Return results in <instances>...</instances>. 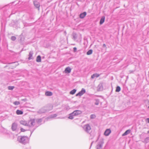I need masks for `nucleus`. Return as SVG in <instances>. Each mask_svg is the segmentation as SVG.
Here are the masks:
<instances>
[{
	"mask_svg": "<svg viewBox=\"0 0 149 149\" xmlns=\"http://www.w3.org/2000/svg\"><path fill=\"white\" fill-rule=\"evenodd\" d=\"M86 15V12H84L80 14L79 17L81 19H83L85 17Z\"/></svg>",
	"mask_w": 149,
	"mask_h": 149,
	"instance_id": "nucleus-12",
	"label": "nucleus"
},
{
	"mask_svg": "<svg viewBox=\"0 0 149 149\" xmlns=\"http://www.w3.org/2000/svg\"><path fill=\"white\" fill-rule=\"evenodd\" d=\"M148 109H149V106H148Z\"/></svg>",
	"mask_w": 149,
	"mask_h": 149,
	"instance_id": "nucleus-43",
	"label": "nucleus"
},
{
	"mask_svg": "<svg viewBox=\"0 0 149 149\" xmlns=\"http://www.w3.org/2000/svg\"><path fill=\"white\" fill-rule=\"evenodd\" d=\"M144 141L146 143H147L149 141V137H147L144 140Z\"/></svg>",
	"mask_w": 149,
	"mask_h": 149,
	"instance_id": "nucleus-33",
	"label": "nucleus"
},
{
	"mask_svg": "<svg viewBox=\"0 0 149 149\" xmlns=\"http://www.w3.org/2000/svg\"><path fill=\"white\" fill-rule=\"evenodd\" d=\"M16 113L17 115H21L23 113V112L19 110H17L16 111Z\"/></svg>",
	"mask_w": 149,
	"mask_h": 149,
	"instance_id": "nucleus-23",
	"label": "nucleus"
},
{
	"mask_svg": "<svg viewBox=\"0 0 149 149\" xmlns=\"http://www.w3.org/2000/svg\"><path fill=\"white\" fill-rule=\"evenodd\" d=\"M105 19V17L104 16H102L101 17L100 22V24H102L104 22Z\"/></svg>",
	"mask_w": 149,
	"mask_h": 149,
	"instance_id": "nucleus-15",
	"label": "nucleus"
},
{
	"mask_svg": "<svg viewBox=\"0 0 149 149\" xmlns=\"http://www.w3.org/2000/svg\"><path fill=\"white\" fill-rule=\"evenodd\" d=\"M14 87L13 86H9L8 87V89L10 90H12L14 88Z\"/></svg>",
	"mask_w": 149,
	"mask_h": 149,
	"instance_id": "nucleus-34",
	"label": "nucleus"
},
{
	"mask_svg": "<svg viewBox=\"0 0 149 149\" xmlns=\"http://www.w3.org/2000/svg\"><path fill=\"white\" fill-rule=\"evenodd\" d=\"M96 116L94 114H91L90 116V118L91 119H93L95 118Z\"/></svg>",
	"mask_w": 149,
	"mask_h": 149,
	"instance_id": "nucleus-31",
	"label": "nucleus"
},
{
	"mask_svg": "<svg viewBox=\"0 0 149 149\" xmlns=\"http://www.w3.org/2000/svg\"><path fill=\"white\" fill-rule=\"evenodd\" d=\"M20 123L25 126H27L28 125L27 123L25 121L21 120L20 122Z\"/></svg>",
	"mask_w": 149,
	"mask_h": 149,
	"instance_id": "nucleus-16",
	"label": "nucleus"
},
{
	"mask_svg": "<svg viewBox=\"0 0 149 149\" xmlns=\"http://www.w3.org/2000/svg\"><path fill=\"white\" fill-rule=\"evenodd\" d=\"M93 52V50L92 49H90L88 50L87 52V54L88 55H90Z\"/></svg>",
	"mask_w": 149,
	"mask_h": 149,
	"instance_id": "nucleus-27",
	"label": "nucleus"
},
{
	"mask_svg": "<svg viewBox=\"0 0 149 149\" xmlns=\"http://www.w3.org/2000/svg\"><path fill=\"white\" fill-rule=\"evenodd\" d=\"M74 115L72 113L69 114L68 118L72 120L74 118Z\"/></svg>",
	"mask_w": 149,
	"mask_h": 149,
	"instance_id": "nucleus-21",
	"label": "nucleus"
},
{
	"mask_svg": "<svg viewBox=\"0 0 149 149\" xmlns=\"http://www.w3.org/2000/svg\"><path fill=\"white\" fill-rule=\"evenodd\" d=\"M84 129L86 132L87 133H89L91 128L90 125L89 124H87L84 126Z\"/></svg>",
	"mask_w": 149,
	"mask_h": 149,
	"instance_id": "nucleus-3",
	"label": "nucleus"
},
{
	"mask_svg": "<svg viewBox=\"0 0 149 149\" xmlns=\"http://www.w3.org/2000/svg\"><path fill=\"white\" fill-rule=\"evenodd\" d=\"M57 115L56 114L51 115L49 116L48 117L49 118H53L56 117Z\"/></svg>",
	"mask_w": 149,
	"mask_h": 149,
	"instance_id": "nucleus-19",
	"label": "nucleus"
},
{
	"mask_svg": "<svg viewBox=\"0 0 149 149\" xmlns=\"http://www.w3.org/2000/svg\"><path fill=\"white\" fill-rule=\"evenodd\" d=\"M77 48L76 47H74L73 48V50L74 52H76L77 51Z\"/></svg>",
	"mask_w": 149,
	"mask_h": 149,
	"instance_id": "nucleus-38",
	"label": "nucleus"
},
{
	"mask_svg": "<svg viewBox=\"0 0 149 149\" xmlns=\"http://www.w3.org/2000/svg\"><path fill=\"white\" fill-rule=\"evenodd\" d=\"M72 113L74 116H76L81 114V112L79 110H76L74 111Z\"/></svg>",
	"mask_w": 149,
	"mask_h": 149,
	"instance_id": "nucleus-10",
	"label": "nucleus"
},
{
	"mask_svg": "<svg viewBox=\"0 0 149 149\" xmlns=\"http://www.w3.org/2000/svg\"><path fill=\"white\" fill-rule=\"evenodd\" d=\"M93 142H92L91 143V146H90V148H91V146H92V144H93Z\"/></svg>",
	"mask_w": 149,
	"mask_h": 149,
	"instance_id": "nucleus-40",
	"label": "nucleus"
},
{
	"mask_svg": "<svg viewBox=\"0 0 149 149\" xmlns=\"http://www.w3.org/2000/svg\"><path fill=\"white\" fill-rule=\"evenodd\" d=\"M33 3L34 6L38 8V10L40 9V5L39 3L37 1H34L33 2Z\"/></svg>",
	"mask_w": 149,
	"mask_h": 149,
	"instance_id": "nucleus-8",
	"label": "nucleus"
},
{
	"mask_svg": "<svg viewBox=\"0 0 149 149\" xmlns=\"http://www.w3.org/2000/svg\"><path fill=\"white\" fill-rule=\"evenodd\" d=\"M103 47H106V45L105 44H104L103 45Z\"/></svg>",
	"mask_w": 149,
	"mask_h": 149,
	"instance_id": "nucleus-39",
	"label": "nucleus"
},
{
	"mask_svg": "<svg viewBox=\"0 0 149 149\" xmlns=\"http://www.w3.org/2000/svg\"><path fill=\"white\" fill-rule=\"evenodd\" d=\"M76 91V90L74 89L70 92V94L72 95L74 94Z\"/></svg>",
	"mask_w": 149,
	"mask_h": 149,
	"instance_id": "nucleus-25",
	"label": "nucleus"
},
{
	"mask_svg": "<svg viewBox=\"0 0 149 149\" xmlns=\"http://www.w3.org/2000/svg\"><path fill=\"white\" fill-rule=\"evenodd\" d=\"M35 120L34 119H31L27 123V126L31 127L35 125Z\"/></svg>",
	"mask_w": 149,
	"mask_h": 149,
	"instance_id": "nucleus-4",
	"label": "nucleus"
},
{
	"mask_svg": "<svg viewBox=\"0 0 149 149\" xmlns=\"http://www.w3.org/2000/svg\"><path fill=\"white\" fill-rule=\"evenodd\" d=\"M20 130H21V132H24L26 131V130H25L24 129L22 128H21L20 129Z\"/></svg>",
	"mask_w": 149,
	"mask_h": 149,
	"instance_id": "nucleus-35",
	"label": "nucleus"
},
{
	"mask_svg": "<svg viewBox=\"0 0 149 149\" xmlns=\"http://www.w3.org/2000/svg\"><path fill=\"white\" fill-rule=\"evenodd\" d=\"M33 54L32 51H30L29 55V57L28 58V59L30 60L31 59H33Z\"/></svg>",
	"mask_w": 149,
	"mask_h": 149,
	"instance_id": "nucleus-14",
	"label": "nucleus"
},
{
	"mask_svg": "<svg viewBox=\"0 0 149 149\" xmlns=\"http://www.w3.org/2000/svg\"><path fill=\"white\" fill-rule=\"evenodd\" d=\"M73 38L74 39H75L77 38V35L75 33H73Z\"/></svg>",
	"mask_w": 149,
	"mask_h": 149,
	"instance_id": "nucleus-30",
	"label": "nucleus"
},
{
	"mask_svg": "<svg viewBox=\"0 0 149 149\" xmlns=\"http://www.w3.org/2000/svg\"><path fill=\"white\" fill-rule=\"evenodd\" d=\"M13 104L15 105H18L20 104V102L19 101H16L13 103Z\"/></svg>",
	"mask_w": 149,
	"mask_h": 149,
	"instance_id": "nucleus-29",
	"label": "nucleus"
},
{
	"mask_svg": "<svg viewBox=\"0 0 149 149\" xmlns=\"http://www.w3.org/2000/svg\"><path fill=\"white\" fill-rule=\"evenodd\" d=\"M95 104L96 105H98L99 104V100L98 99H95Z\"/></svg>",
	"mask_w": 149,
	"mask_h": 149,
	"instance_id": "nucleus-26",
	"label": "nucleus"
},
{
	"mask_svg": "<svg viewBox=\"0 0 149 149\" xmlns=\"http://www.w3.org/2000/svg\"><path fill=\"white\" fill-rule=\"evenodd\" d=\"M26 99H23L22 100H23V101H26Z\"/></svg>",
	"mask_w": 149,
	"mask_h": 149,
	"instance_id": "nucleus-41",
	"label": "nucleus"
},
{
	"mask_svg": "<svg viewBox=\"0 0 149 149\" xmlns=\"http://www.w3.org/2000/svg\"><path fill=\"white\" fill-rule=\"evenodd\" d=\"M36 122L38 124H40L42 122V120L41 118L38 119H36Z\"/></svg>",
	"mask_w": 149,
	"mask_h": 149,
	"instance_id": "nucleus-24",
	"label": "nucleus"
},
{
	"mask_svg": "<svg viewBox=\"0 0 149 149\" xmlns=\"http://www.w3.org/2000/svg\"><path fill=\"white\" fill-rule=\"evenodd\" d=\"M12 63H9V64H11Z\"/></svg>",
	"mask_w": 149,
	"mask_h": 149,
	"instance_id": "nucleus-44",
	"label": "nucleus"
},
{
	"mask_svg": "<svg viewBox=\"0 0 149 149\" xmlns=\"http://www.w3.org/2000/svg\"><path fill=\"white\" fill-rule=\"evenodd\" d=\"M121 90V88L119 86H117L116 88V92H119Z\"/></svg>",
	"mask_w": 149,
	"mask_h": 149,
	"instance_id": "nucleus-28",
	"label": "nucleus"
},
{
	"mask_svg": "<svg viewBox=\"0 0 149 149\" xmlns=\"http://www.w3.org/2000/svg\"><path fill=\"white\" fill-rule=\"evenodd\" d=\"M130 132V130H126L124 133L122 134V136H125L129 134Z\"/></svg>",
	"mask_w": 149,
	"mask_h": 149,
	"instance_id": "nucleus-18",
	"label": "nucleus"
},
{
	"mask_svg": "<svg viewBox=\"0 0 149 149\" xmlns=\"http://www.w3.org/2000/svg\"><path fill=\"white\" fill-rule=\"evenodd\" d=\"M104 142L103 141H102L98 142L96 146L97 149H102V147Z\"/></svg>",
	"mask_w": 149,
	"mask_h": 149,
	"instance_id": "nucleus-5",
	"label": "nucleus"
},
{
	"mask_svg": "<svg viewBox=\"0 0 149 149\" xmlns=\"http://www.w3.org/2000/svg\"><path fill=\"white\" fill-rule=\"evenodd\" d=\"M147 133L148 134H149V130L148 131Z\"/></svg>",
	"mask_w": 149,
	"mask_h": 149,
	"instance_id": "nucleus-42",
	"label": "nucleus"
},
{
	"mask_svg": "<svg viewBox=\"0 0 149 149\" xmlns=\"http://www.w3.org/2000/svg\"><path fill=\"white\" fill-rule=\"evenodd\" d=\"M71 69L70 67H68L65 68L64 72L66 73H69L71 72Z\"/></svg>",
	"mask_w": 149,
	"mask_h": 149,
	"instance_id": "nucleus-11",
	"label": "nucleus"
},
{
	"mask_svg": "<svg viewBox=\"0 0 149 149\" xmlns=\"http://www.w3.org/2000/svg\"><path fill=\"white\" fill-rule=\"evenodd\" d=\"M145 120L146 122L149 123V118H146Z\"/></svg>",
	"mask_w": 149,
	"mask_h": 149,
	"instance_id": "nucleus-36",
	"label": "nucleus"
},
{
	"mask_svg": "<svg viewBox=\"0 0 149 149\" xmlns=\"http://www.w3.org/2000/svg\"><path fill=\"white\" fill-rule=\"evenodd\" d=\"M52 93L49 91H47L45 93V95L47 96H51L52 95Z\"/></svg>",
	"mask_w": 149,
	"mask_h": 149,
	"instance_id": "nucleus-20",
	"label": "nucleus"
},
{
	"mask_svg": "<svg viewBox=\"0 0 149 149\" xmlns=\"http://www.w3.org/2000/svg\"><path fill=\"white\" fill-rule=\"evenodd\" d=\"M86 92L84 88H82L81 89V91L79 92L78 93L76 94V96H81L83 94H84Z\"/></svg>",
	"mask_w": 149,
	"mask_h": 149,
	"instance_id": "nucleus-6",
	"label": "nucleus"
},
{
	"mask_svg": "<svg viewBox=\"0 0 149 149\" xmlns=\"http://www.w3.org/2000/svg\"><path fill=\"white\" fill-rule=\"evenodd\" d=\"M35 129V128H34L33 130H31V135L33 133V132L34 131V130Z\"/></svg>",
	"mask_w": 149,
	"mask_h": 149,
	"instance_id": "nucleus-37",
	"label": "nucleus"
},
{
	"mask_svg": "<svg viewBox=\"0 0 149 149\" xmlns=\"http://www.w3.org/2000/svg\"><path fill=\"white\" fill-rule=\"evenodd\" d=\"M17 125L16 123H15L12 124L11 127V129L13 131H15L17 128Z\"/></svg>",
	"mask_w": 149,
	"mask_h": 149,
	"instance_id": "nucleus-7",
	"label": "nucleus"
},
{
	"mask_svg": "<svg viewBox=\"0 0 149 149\" xmlns=\"http://www.w3.org/2000/svg\"><path fill=\"white\" fill-rule=\"evenodd\" d=\"M36 61L37 62H40L41 61V57L40 56L38 55L37 56Z\"/></svg>",
	"mask_w": 149,
	"mask_h": 149,
	"instance_id": "nucleus-22",
	"label": "nucleus"
},
{
	"mask_svg": "<svg viewBox=\"0 0 149 149\" xmlns=\"http://www.w3.org/2000/svg\"><path fill=\"white\" fill-rule=\"evenodd\" d=\"M52 109V107H51V109H49L47 107H44L37 111V113H38L41 114L45 113L46 112L49 111V110Z\"/></svg>",
	"mask_w": 149,
	"mask_h": 149,
	"instance_id": "nucleus-2",
	"label": "nucleus"
},
{
	"mask_svg": "<svg viewBox=\"0 0 149 149\" xmlns=\"http://www.w3.org/2000/svg\"><path fill=\"white\" fill-rule=\"evenodd\" d=\"M111 130L110 129H107L105 131L104 134L105 136H108L111 133Z\"/></svg>",
	"mask_w": 149,
	"mask_h": 149,
	"instance_id": "nucleus-9",
	"label": "nucleus"
},
{
	"mask_svg": "<svg viewBox=\"0 0 149 149\" xmlns=\"http://www.w3.org/2000/svg\"><path fill=\"white\" fill-rule=\"evenodd\" d=\"M100 74L97 73H95L93 74L91 76L92 79H94L95 77H98L100 76Z\"/></svg>",
	"mask_w": 149,
	"mask_h": 149,
	"instance_id": "nucleus-17",
	"label": "nucleus"
},
{
	"mask_svg": "<svg viewBox=\"0 0 149 149\" xmlns=\"http://www.w3.org/2000/svg\"><path fill=\"white\" fill-rule=\"evenodd\" d=\"M16 38V37L15 36H12L11 38V40L13 41H15V40Z\"/></svg>",
	"mask_w": 149,
	"mask_h": 149,
	"instance_id": "nucleus-32",
	"label": "nucleus"
},
{
	"mask_svg": "<svg viewBox=\"0 0 149 149\" xmlns=\"http://www.w3.org/2000/svg\"><path fill=\"white\" fill-rule=\"evenodd\" d=\"M98 91H102L103 89V85L102 83H100L98 86Z\"/></svg>",
	"mask_w": 149,
	"mask_h": 149,
	"instance_id": "nucleus-13",
	"label": "nucleus"
},
{
	"mask_svg": "<svg viewBox=\"0 0 149 149\" xmlns=\"http://www.w3.org/2000/svg\"><path fill=\"white\" fill-rule=\"evenodd\" d=\"M17 140L19 143L25 144L28 142L29 140L26 136H18Z\"/></svg>",
	"mask_w": 149,
	"mask_h": 149,
	"instance_id": "nucleus-1",
	"label": "nucleus"
}]
</instances>
